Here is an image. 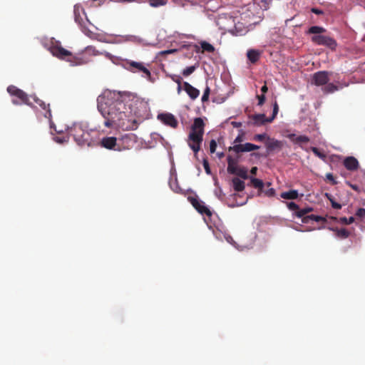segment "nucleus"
Returning <instances> with one entry per match:
<instances>
[{
    "instance_id": "55",
    "label": "nucleus",
    "mask_w": 365,
    "mask_h": 365,
    "mask_svg": "<svg viewBox=\"0 0 365 365\" xmlns=\"http://www.w3.org/2000/svg\"><path fill=\"white\" fill-rule=\"evenodd\" d=\"M257 171V167H253V168H252V169H251V170H250V173H251L252 175H256Z\"/></svg>"
},
{
    "instance_id": "21",
    "label": "nucleus",
    "mask_w": 365,
    "mask_h": 365,
    "mask_svg": "<svg viewBox=\"0 0 365 365\" xmlns=\"http://www.w3.org/2000/svg\"><path fill=\"white\" fill-rule=\"evenodd\" d=\"M252 120H254V124L256 125H262L267 123L272 122L269 121V118H267L266 115L263 113L254 115L252 116Z\"/></svg>"
},
{
    "instance_id": "9",
    "label": "nucleus",
    "mask_w": 365,
    "mask_h": 365,
    "mask_svg": "<svg viewBox=\"0 0 365 365\" xmlns=\"http://www.w3.org/2000/svg\"><path fill=\"white\" fill-rule=\"evenodd\" d=\"M127 69L131 72H142L143 76L150 79L151 78L150 71L144 66L143 63L136 62L133 61H128L126 63Z\"/></svg>"
},
{
    "instance_id": "12",
    "label": "nucleus",
    "mask_w": 365,
    "mask_h": 365,
    "mask_svg": "<svg viewBox=\"0 0 365 365\" xmlns=\"http://www.w3.org/2000/svg\"><path fill=\"white\" fill-rule=\"evenodd\" d=\"M259 146L250 143H246L245 144H237L229 148V151H234L236 153H243V152H250L252 150L259 149Z\"/></svg>"
},
{
    "instance_id": "5",
    "label": "nucleus",
    "mask_w": 365,
    "mask_h": 365,
    "mask_svg": "<svg viewBox=\"0 0 365 365\" xmlns=\"http://www.w3.org/2000/svg\"><path fill=\"white\" fill-rule=\"evenodd\" d=\"M227 172L230 174L236 175L242 179H247V170L244 167H240L237 165L238 160L228 155L227 158Z\"/></svg>"
},
{
    "instance_id": "18",
    "label": "nucleus",
    "mask_w": 365,
    "mask_h": 365,
    "mask_svg": "<svg viewBox=\"0 0 365 365\" xmlns=\"http://www.w3.org/2000/svg\"><path fill=\"white\" fill-rule=\"evenodd\" d=\"M183 89L192 100L196 99L200 95V91L187 82L183 83Z\"/></svg>"
},
{
    "instance_id": "41",
    "label": "nucleus",
    "mask_w": 365,
    "mask_h": 365,
    "mask_svg": "<svg viewBox=\"0 0 365 365\" xmlns=\"http://www.w3.org/2000/svg\"><path fill=\"white\" fill-rule=\"evenodd\" d=\"M170 78L177 84H182V77L178 75H171Z\"/></svg>"
},
{
    "instance_id": "50",
    "label": "nucleus",
    "mask_w": 365,
    "mask_h": 365,
    "mask_svg": "<svg viewBox=\"0 0 365 365\" xmlns=\"http://www.w3.org/2000/svg\"><path fill=\"white\" fill-rule=\"evenodd\" d=\"M331 207L334 209L339 210L341 208V205L334 201L332 202Z\"/></svg>"
},
{
    "instance_id": "42",
    "label": "nucleus",
    "mask_w": 365,
    "mask_h": 365,
    "mask_svg": "<svg viewBox=\"0 0 365 365\" xmlns=\"http://www.w3.org/2000/svg\"><path fill=\"white\" fill-rule=\"evenodd\" d=\"M217 143L215 140H211L210 143V150L211 153H214L216 150Z\"/></svg>"
},
{
    "instance_id": "40",
    "label": "nucleus",
    "mask_w": 365,
    "mask_h": 365,
    "mask_svg": "<svg viewBox=\"0 0 365 365\" xmlns=\"http://www.w3.org/2000/svg\"><path fill=\"white\" fill-rule=\"evenodd\" d=\"M267 138V136L266 133L257 134L254 136V140L261 142V141H263L264 140H265Z\"/></svg>"
},
{
    "instance_id": "34",
    "label": "nucleus",
    "mask_w": 365,
    "mask_h": 365,
    "mask_svg": "<svg viewBox=\"0 0 365 365\" xmlns=\"http://www.w3.org/2000/svg\"><path fill=\"white\" fill-rule=\"evenodd\" d=\"M148 3L153 7H158L165 6L167 4V1L165 0H148Z\"/></svg>"
},
{
    "instance_id": "2",
    "label": "nucleus",
    "mask_w": 365,
    "mask_h": 365,
    "mask_svg": "<svg viewBox=\"0 0 365 365\" xmlns=\"http://www.w3.org/2000/svg\"><path fill=\"white\" fill-rule=\"evenodd\" d=\"M205 123L201 118H196L191 126V130L188 135L187 144L197 157L200 149V145L203 140Z\"/></svg>"
},
{
    "instance_id": "44",
    "label": "nucleus",
    "mask_w": 365,
    "mask_h": 365,
    "mask_svg": "<svg viewBox=\"0 0 365 365\" xmlns=\"http://www.w3.org/2000/svg\"><path fill=\"white\" fill-rule=\"evenodd\" d=\"M264 194L267 197H273L275 195V190L274 188H269L264 191Z\"/></svg>"
},
{
    "instance_id": "54",
    "label": "nucleus",
    "mask_w": 365,
    "mask_h": 365,
    "mask_svg": "<svg viewBox=\"0 0 365 365\" xmlns=\"http://www.w3.org/2000/svg\"><path fill=\"white\" fill-rule=\"evenodd\" d=\"M118 2H120V3H130V2H133V1H135L136 0H116Z\"/></svg>"
},
{
    "instance_id": "56",
    "label": "nucleus",
    "mask_w": 365,
    "mask_h": 365,
    "mask_svg": "<svg viewBox=\"0 0 365 365\" xmlns=\"http://www.w3.org/2000/svg\"><path fill=\"white\" fill-rule=\"evenodd\" d=\"M330 220L339 222V218H337L336 217H330Z\"/></svg>"
},
{
    "instance_id": "58",
    "label": "nucleus",
    "mask_w": 365,
    "mask_h": 365,
    "mask_svg": "<svg viewBox=\"0 0 365 365\" xmlns=\"http://www.w3.org/2000/svg\"><path fill=\"white\" fill-rule=\"evenodd\" d=\"M241 141V137L240 136H237L235 140V143H239Z\"/></svg>"
},
{
    "instance_id": "10",
    "label": "nucleus",
    "mask_w": 365,
    "mask_h": 365,
    "mask_svg": "<svg viewBox=\"0 0 365 365\" xmlns=\"http://www.w3.org/2000/svg\"><path fill=\"white\" fill-rule=\"evenodd\" d=\"M99 145L101 147H103L106 149H108V150L121 151L120 143H118L117 138L115 137H113V136L103 137L101 140Z\"/></svg>"
},
{
    "instance_id": "19",
    "label": "nucleus",
    "mask_w": 365,
    "mask_h": 365,
    "mask_svg": "<svg viewBox=\"0 0 365 365\" xmlns=\"http://www.w3.org/2000/svg\"><path fill=\"white\" fill-rule=\"evenodd\" d=\"M288 138L295 144L302 145L309 142V138L306 135L297 136L295 134L292 133L288 135Z\"/></svg>"
},
{
    "instance_id": "49",
    "label": "nucleus",
    "mask_w": 365,
    "mask_h": 365,
    "mask_svg": "<svg viewBox=\"0 0 365 365\" xmlns=\"http://www.w3.org/2000/svg\"><path fill=\"white\" fill-rule=\"evenodd\" d=\"M311 11H312V13L315 14H317V15H320V14H324V12H323V11H322V10L319 9H317V8H312V9H311Z\"/></svg>"
},
{
    "instance_id": "6",
    "label": "nucleus",
    "mask_w": 365,
    "mask_h": 365,
    "mask_svg": "<svg viewBox=\"0 0 365 365\" xmlns=\"http://www.w3.org/2000/svg\"><path fill=\"white\" fill-rule=\"evenodd\" d=\"M7 91L10 95L15 96L20 100V101L15 99L12 100V103L14 105H20L21 103H24L29 106H32L31 103L29 101L30 96H29L24 91L18 88L16 86L13 85L8 86Z\"/></svg>"
},
{
    "instance_id": "7",
    "label": "nucleus",
    "mask_w": 365,
    "mask_h": 365,
    "mask_svg": "<svg viewBox=\"0 0 365 365\" xmlns=\"http://www.w3.org/2000/svg\"><path fill=\"white\" fill-rule=\"evenodd\" d=\"M312 210H313V209L309 207L304 208V209H301V210L299 209L298 211H297L295 212V215L297 217L302 218V222L303 223H306V224L309 223L311 220H314L316 222H327L326 217H324L322 216L315 215H306L307 214L312 212Z\"/></svg>"
},
{
    "instance_id": "37",
    "label": "nucleus",
    "mask_w": 365,
    "mask_h": 365,
    "mask_svg": "<svg viewBox=\"0 0 365 365\" xmlns=\"http://www.w3.org/2000/svg\"><path fill=\"white\" fill-rule=\"evenodd\" d=\"M210 88L208 86H206L205 91H204V93H203V95L202 96V102H206L208 101L209 99V96H210Z\"/></svg>"
},
{
    "instance_id": "27",
    "label": "nucleus",
    "mask_w": 365,
    "mask_h": 365,
    "mask_svg": "<svg viewBox=\"0 0 365 365\" xmlns=\"http://www.w3.org/2000/svg\"><path fill=\"white\" fill-rule=\"evenodd\" d=\"M254 1L263 11L269 9L272 3V0H254Z\"/></svg>"
},
{
    "instance_id": "47",
    "label": "nucleus",
    "mask_w": 365,
    "mask_h": 365,
    "mask_svg": "<svg viewBox=\"0 0 365 365\" xmlns=\"http://www.w3.org/2000/svg\"><path fill=\"white\" fill-rule=\"evenodd\" d=\"M202 164H203V167H204V168L205 170V172L207 174H210V165H209L208 161L206 159H205L203 160V163Z\"/></svg>"
},
{
    "instance_id": "52",
    "label": "nucleus",
    "mask_w": 365,
    "mask_h": 365,
    "mask_svg": "<svg viewBox=\"0 0 365 365\" xmlns=\"http://www.w3.org/2000/svg\"><path fill=\"white\" fill-rule=\"evenodd\" d=\"M268 91V88L267 86V85H264L262 88H261V91L262 93V94H264L265 93H267Z\"/></svg>"
},
{
    "instance_id": "30",
    "label": "nucleus",
    "mask_w": 365,
    "mask_h": 365,
    "mask_svg": "<svg viewBox=\"0 0 365 365\" xmlns=\"http://www.w3.org/2000/svg\"><path fill=\"white\" fill-rule=\"evenodd\" d=\"M326 31V29L323 27L318 26H313L309 29L308 33L313 34H322Z\"/></svg>"
},
{
    "instance_id": "15",
    "label": "nucleus",
    "mask_w": 365,
    "mask_h": 365,
    "mask_svg": "<svg viewBox=\"0 0 365 365\" xmlns=\"http://www.w3.org/2000/svg\"><path fill=\"white\" fill-rule=\"evenodd\" d=\"M329 80V73L327 71H318L313 75V81L316 86L326 85Z\"/></svg>"
},
{
    "instance_id": "22",
    "label": "nucleus",
    "mask_w": 365,
    "mask_h": 365,
    "mask_svg": "<svg viewBox=\"0 0 365 365\" xmlns=\"http://www.w3.org/2000/svg\"><path fill=\"white\" fill-rule=\"evenodd\" d=\"M269 141L266 143V147L268 151H272L276 149H281L282 146V143L281 141L272 139L270 140L269 138Z\"/></svg>"
},
{
    "instance_id": "39",
    "label": "nucleus",
    "mask_w": 365,
    "mask_h": 365,
    "mask_svg": "<svg viewBox=\"0 0 365 365\" xmlns=\"http://www.w3.org/2000/svg\"><path fill=\"white\" fill-rule=\"evenodd\" d=\"M312 150L314 153V154H315L319 158L322 159L325 158L326 155L324 153H321L317 148L313 147L312 148Z\"/></svg>"
},
{
    "instance_id": "48",
    "label": "nucleus",
    "mask_w": 365,
    "mask_h": 365,
    "mask_svg": "<svg viewBox=\"0 0 365 365\" xmlns=\"http://www.w3.org/2000/svg\"><path fill=\"white\" fill-rule=\"evenodd\" d=\"M30 98L34 100L35 103H36L38 106L41 104V102H43L42 100L39 99L36 96L31 95L30 96Z\"/></svg>"
},
{
    "instance_id": "16",
    "label": "nucleus",
    "mask_w": 365,
    "mask_h": 365,
    "mask_svg": "<svg viewBox=\"0 0 365 365\" xmlns=\"http://www.w3.org/2000/svg\"><path fill=\"white\" fill-rule=\"evenodd\" d=\"M73 13L75 21L81 26L83 25L84 23L83 16L86 15L83 7L80 4H76L74 6Z\"/></svg>"
},
{
    "instance_id": "26",
    "label": "nucleus",
    "mask_w": 365,
    "mask_h": 365,
    "mask_svg": "<svg viewBox=\"0 0 365 365\" xmlns=\"http://www.w3.org/2000/svg\"><path fill=\"white\" fill-rule=\"evenodd\" d=\"M281 197L286 200H295L298 197V191L296 190H291L288 192H282Z\"/></svg>"
},
{
    "instance_id": "8",
    "label": "nucleus",
    "mask_w": 365,
    "mask_h": 365,
    "mask_svg": "<svg viewBox=\"0 0 365 365\" xmlns=\"http://www.w3.org/2000/svg\"><path fill=\"white\" fill-rule=\"evenodd\" d=\"M312 41L315 44L327 46L331 50H335L337 46L336 41L333 38L328 36H313L312 37Z\"/></svg>"
},
{
    "instance_id": "36",
    "label": "nucleus",
    "mask_w": 365,
    "mask_h": 365,
    "mask_svg": "<svg viewBox=\"0 0 365 365\" xmlns=\"http://www.w3.org/2000/svg\"><path fill=\"white\" fill-rule=\"evenodd\" d=\"M278 111H279V106H278L277 102L275 101L273 104L272 115L270 118H269V121H272L276 118V116L278 113Z\"/></svg>"
},
{
    "instance_id": "46",
    "label": "nucleus",
    "mask_w": 365,
    "mask_h": 365,
    "mask_svg": "<svg viewBox=\"0 0 365 365\" xmlns=\"http://www.w3.org/2000/svg\"><path fill=\"white\" fill-rule=\"evenodd\" d=\"M356 215L359 217H365V208H359L356 212Z\"/></svg>"
},
{
    "instance_id": "17",
    "label": "nucleus",
    "mask_w": 365,
    "mask_h": 365,
    "mask_svg": "<svg viewBox=\"0 0 365 365\" xmlns=\"http://www.w3.org/2000/svg\"><path fill=\"white\" fill-rule=\"evenodd\" d=\"M344 167L350 171H355L359 168V164L357 159L354 157H346L343 162Z\"/></svg>"
},
{
    "instance_id": "43",
    "label": "nucleus",
    "mask_w": 365,
    "mask_h": 365,
    "mask_svg": "<svg viewBox=\"0 0 365 365\" xmlns=\"http://www.w3.org/2000/svg\"><path fill=\"white\" fill-rule=\"evenodd\" d=\"M326 178H327V180H329L331 182V184H332V185H336V184L338 183V182H337V181H336V180H335V179H334V178L333 175H332L331 173H327V175H326Z\"/></svg>"
},
{
    "instance_id": "3",
    "label": "nucleus",
    "mask_w": 365,
    "mask_h": 365,
    "mask_svg": "<svg viewBox=\"0 0 365 365\" xmlns=\"http://www.w3.org/2000/svg\"><path fill=\"white\" fill-rule=\"evenodd\" d=\"M50 51L53 56L70 62L71 66H80L89 62V59L84 56H73L71 51L58 44L51 46Z\"/></svg>"
},
{
    "instance_id": "31",
    "label": "nucleus",
    "mask_w": 365,
    "mask_h": 365,
    "mask_svg": "<svg viewBox=\"0 0 365 365\" xmlns=\"http://www.w3.org/2000/svg\"><path fill=\"white\" fill-rule=\"evenodd\" d=\"M339 90V87L335 86L333 83H327L326 86L323 88V91L325 93H334Z\"/></svg>"
},
{
    "instance_id": "45",
    "label": "nucleus",
    "mask_w": 365,
    "mask_h": 365,
    "mask_svg": "<svg viewBox=\"0 0 365 365\" xmlns=\"http://www.w3.org/2000/svg\"><path fill=\"white\" fill-rule=\"evenodd\" d=\"M257 98H258V105L262 106L264 103L265 100H266V97H265L264 94H262L261 96H257Z\"/></svg>"
},
{
    "instance_id": "35",
    "label": "nucleus",
    "mask_w": 365,
    "mask_h": 365,
    "mask_svg": "<svg viewBox=\"0 0 365 365\" xmlns=\"http://www.w3.org/2000/svg\"><path fill=\"white\" fill-rule=\"evenodd\" d=\"M355 219L354 217H350L349 218L346 217H342L339 218V222L344 225H350L354 222Z\"/></svg>"
},
{
    "instance_id": "53",
    "label": "nucleus",
    "mask_w": 365,
    "mask_h": 365,
    "mask_svg": "<svg viewBox=\"0 0 365 365\" xmlns=\"http://www.w3.org/2000/svg\"><path fill=\"white\" fill-rule=\"evenodd\" d=\"M346 184L349 185L353 190H358V186L356 185H352L349 182H346Z\"/></svg>"
},
{
    "instance_id": "28",
    "label": "nucleus",
    "mask_w": 365,
    "mask_h": 365,
    "mask_svg": "<svg viewBox=\"0 0 365 365\" xmlns=\"http://www.w3.org/2000/svg\"><path fill=\"white\" fill-rule=\"evenodd\" d=\"M39 106L43 110H45V113H44V117L46 118H48L50 119L51 118V109H50V105L49 104H46L45 102H41V104L39 105Z\"/></svg>"
},
{
    "instance_id": "24",
    "label": "nucleus",
    "mask_w": 365,
    "mask_h": 365,
    "mask_svg": "<svg viewBox=\"0 0 365 365\" xmlns=\"http://www.w3.org/2000/svg\"><path fill=\"white\" fill-rule=\"evenodd\" d=\"M247 56L252 63H255L259 58L260 53L255 49L247 51Z\"/></svg>"
},
{
    "instance_id": "1",
    "label": "nucleus",
    "mask_w": 365,
    "mask_h": 365,
    "mask_svg": "<svg viewBox=\"0 0 365 365\" xmlns=\"http://www.w3.org/2000/svg\"><path fill=\"white\" fill-rule=\"evenodd\" d=\"M98 110L105 118L104 125L107 128L119 127L130 128L125 105L119 93L106 91L97 98Z\"/></svg>"
},
{
    "instance_id": "13",
    "label": "nucleus",
    "mask_w": 365,
    "mask_h": 365,
    "mask_svg": "<svg viewBox=\"0 0 365 365\" xmlns=\"http://www.w3.org/2000/svg\"><path fill=\"white\" fill-rule=\"evenodd\" d=\"M158 118L165 125L176 128L178 122L175 117L171 113H162L158 115Z\"/></svg>"
},
{
    "instance_id": "4",
    "label": "nucleus",
    "mask_w": 365,
    "mask_h": 365,
    "mask_svg": "<svg viewBox=\"0 0 365 365\" xmlns=\"http://www.w3.org/2000/svg\"><path fill=\"white\" fill-rule=\"evenodd\" d=\"M71 135L80 146H91L93 144L91 132L84 130L81 125H74L71 129Z\"/></svg>"
},
{
    "instance_id": "32",
    "label": "nucleus",
    "mask_w": 365,
    "mask_h": 365,
    "mask_svg": "<svg viewBox=\"0 0 365 365\" xmlns=\"http://www.w3.org/2000/svg\"><path fill=\"white\" fill-rule=\"evenodd\" d=\"M251 183L255 188H258L260 190H262L264 186V182L262 180L257 178H252Z\"/></svg>"
},
{
    "instance_id": "23",
    "label": "nucleus",
    "mask_w": 365,
    "mask_h": 365,
    "mask_svg": "<svg viewBox=\"0 0 365 365\" xmlns=\"http://www.w3.org/2000/svg\"><path fill=\"white\" fill-rule=\"evenodd\" d=\"M102 53H101V52L98 51V50H96V48L94 46H87L85 48L84 53H82V54H80L79 56H84L85 58L89 59V62H90L91 61V58L89 57H88L87 55H88V56H98V55H101Z\"/></svg>"
},
{
    "instance_id": "25",
    "label": "nucleus",
    "mask_w": 365,
    "mask_h": 365,
    "mask_svg": "<svg viewBox=\"0 0 365 365\" xmlns=\"http://www.w3.org/2000/svg\"><path fill=\"white\" fill-rule=\"evenodd\" d=\"M232 186L235 191L237 192H241L244 190L245 185V182L242 180L239 179L238 178H234L232 180Z\"/></svg>"
},
{
    "instance_id": "57",
    "label": "nucleus",
    "mask_w": 365,
    "mask_h": 365,
    "mask_svg": "<svg viewBox=\"0 0 365 365\" xmlns=\"http://www.w3.org/2000/svg\"><path fill=\"white\" fill-rule=\"evenodd\" d=\"M182 84H178V93H180L182 89Z\"/></svg>"
},
{
    "instance_id": "11",
    "label": "nucleus",
    "mask_w": 365,
    "mask_h": 365,
    "mask_svg": "<svg viewBox=\"0 0 365 365\" xmlns=\"http://www.w3.org/2000/svg\"><path fill=\"white\" fill-rule=\"evenodd\" d=\"M188 200L199 213L201 215H205L207 217L212 216L210 210L197 197H189Z\"/></svg>"
},
{
    "instance_id": "14",
    "label": "nucleus",
    "mask_w": 365,
    "mask_h": 365,
    "mask_svg": "<svg viewBox=\"0 0 365 365\" xmlns=\"http://www.w3.org/2000/svg\"><path fill=\"white\" fill-rule=\"evenodd\" d=\"M121 150L130 149L136 142V136L133 134H125L120 139Z\"/></svg>"
},
{
    "instance_id": "20",
    "label": "nucleus",
    "mask_w": 365,
    "mask_h": 365,
    "mask_svg": "<svg viewBox=\"0 0 365 365\" xmlns=\"http://www.w3.org/2000/svg\"><path fill=\"white\" fill-rule=\"evenodd\" d=\"M330 230L333 231L335 233L336 237L344 240L346 239L350 236V232L345 228H338V227H330Z\"/></svg>"
},
{
    "instance_id": "38",
    "label": "nucleus",
    "mask_w": 365,
    "mask_h": 365,
    "mask_svg": "<svg viewBox=\"0 0 365 365\" xmlns=\"http://www.w3.org/2000/svg\"><path fill=\"white\" fill-rule=\"evenodd\" d=\"M287 206L290 210L298 211L299 205L294 202H287Z\"/></svg>"
},
{
    "instance_id": "29",
    "label": "nucleus",
    "mask_w": 365,
    "mask_h": 365,
    "mask_svg": "<svg viewBox=\"0 0 365 365\" xmlns=\"http://www.w3.org/2000/svg\"><path fill=\"white\" fill-rule=\"evenodd\" d=\"M200 46L202 49V51H207L209 53H213L215 51V47L207 41H201Z\"/></svg>"
},
{
    "instance_id": "51",
    "label": "nucleus",
    "mask_w": 365,
    "mask_h": 365,
    "mask_svg": "<svg viewBox=\"0 0 365 365\" xmlns=\"http://www.w3.org/2000/svg\"><path fill=\"white\" fill-rule=\"evenodd\" d=\"M325 197L330 201L331 204L335 201L334 197L329 193H325Z\"/></svg>"
},
{
    "instance_id": "59",
    "label": "nucleus",
    "mask_w": 365,
    "mask_h": 365,
    "mask_svg": "<svg viewBox=\"0 0 365 365\" xmlns=\"http://www.w3.org/2000/svg\"><path fill=\"white\" fill-rule=\"evenodd\" d=\"M219 156H220V157L223 156V153H220Z\"/></svg>"
},
{
    "instance_id": "33",
    "label": "nucleus",
    "mask_w": 365,
    "mask_h": 365,
    "mask_svg": "<svg viewBox=\"0 0 365 365\" xmlns=\"http://www.w3.org/2000/svg\"><path fill=\"white\" fill-rule=\"evenodd\" d=\"M197 67V65L188 66L182 71V74L184 76H188L191 75L196 70Z\"/></svg>"
}]
</instances>
